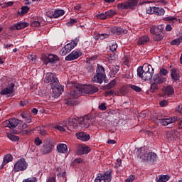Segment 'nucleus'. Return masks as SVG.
Instances as JSON below:
<instances>
[{
    "mask_svg": "<svg viewBox=\"0 0 182 182\" xmlns=\"http://www.w3.org/2000/svg\"><path fill=\"white\" fill-rule=\"evenodd\" d=\"M119 69H120V67H119V65H116L112 68L111 73L112 75H116L117 74V72H119Z\"/></svg>",
    "mask_w": 182,
    "mask_h": 182,
    "instance_id": "49530a36",
    "label": "nucleus"
},
{
    "mask_svg": "<svg viewBox=\"0 0 182 182\" xmlns=\"http://www.w3.org/2000/svg\"><path fill=\"white\" fill-rule=\"evenodd\" d=\"M55 129H56L57 130H59V132H65V129L63 128V127L60 125L55 126Z\"/></svg>",
    "mask_w": 182,
    "mask_h": 182,
    "instance_id": "774afa93",
    "label": "nucleus"
},
{
    "mask_svg": "<svg viewBox=\"0 0 182 182\" xmlns=\"http://www.w3.org/2000/svg\"><path fill=\"white\" fill-rule=\"evenodd\" d=\"M40 25H41V23L38 21H33L31 23V26H33V27H38Z\"/></svg>",
    "mask_w": 182,
    "mask_h": 182,
    "instance_id": "052dcab7",
    "label": "nucleus"
},
{
    "mask_svg": "<svg viewBox=\"0 0 182 182\" xmlns=\"http://www.w3.org/2000/svg\"><path fill=\"white\" fill-rule=\"evenodd\" d=\"M9 122L10 124V129H14V127H16L18 124H19V122H21V120L16 119L15 118H12L9 119Z\"/></svg>",
    "mask_w": 182,
    "mask_h": 182,
    "instance_id": "c756f323",
    "label": "nucleus"
},
{
    "mask_svg": "<svg viewBox=\"0 0 182 182\" xmlns=\"http://www.w3.org/2000/svg\"><path fill=\"white\" fill-rule=\"evenodd\" d=\"M90 151L89 146L83 145H79L77 147V154H87Z\"/></svg>",
    "mask_w": 182,
    "mask_h": 182,
    "instance_id": "412c9836",
    "label": "nucleus"
},
{
    "mask_svg": "<svg viewBox=\"0 0 182 182\" xmlns=\"http://www.w3.org/2000/svg\"><path fill=\"white\" fill-rule=\"evenodd\" d=\"M165 21H171L172 23H174L175 22H178V19L174 16H169L164 18Z\"/></svg>",
    "mask_w": 182,
    "mask_h": 182,
    "instance_id": "79ce46f5",
    "label": "nucleus"
},
{
    "mask_svg": "<svg viewBox=\"0 0 182 182\" xmlns=\"http://www.w3.org/2000/svg\"><path fill=\"white\" fill-rule=\"evenodd\" d=\"M82 92L85 95H93L99 92V88L95 85H86L82 87Z\"/></svg>",
    "mask_w": 182,
    "mask_h": 182,
    "instance_id": "f8f14e48",
    "label": "nucleus"
},
{
    "mask_svg": "<svg viewBox=\"0 0 182 182\" xmlns=\"http://www.w3.org/2000/svg\"><path fill=\"white\" fill-rule=\"evenodd\" d=\"M136 154L141 161H149V163L157 161V154L146 151L143 148L137 149Z\"/></svg>",
    "mask_w": 182,
    "mask_h": 182,
    "instance_id": "7ed1b4c3",
    "label": "nucleus"
},
{
    "mask_svg": "<svg viewBox=\"0 0 182 182\" xmlns=\"http://www.w3.org/2000/svg\"><path fill=\"white\" fill-rule=\"evenodd\" d=\"M35 144L36 146H41V144H42V140H41L39 137H36L35 139Z\"/></svg>",
    "mask_w": 182,
    "mask_h": 182,
    "instance_id": "680f3d73",
    "label": "nucleus"
},
{
    "mask_svg": "<svg viewBox=\"0 0 182 182\" xmlns=\"http://www.w3.org/2000/svg\"><path fill=\"white\" fill-rule=\"evenodd\" d=\"M48 60L50 63H56L59 60V57L56 55L49 54L48 56Z\"/></svg>",
    "mask_w": 182,
    "mask_h": 182,
    "instance_id": "7c9ffc66",
    "label": "nucleus"
},
{
    "mask_svg": "<svg viewBox=\"0 0 182 182\" xmlns=\"http://www.w3.org/2000/svg\"><path fill=\"white\" fill-rule=\"evenodd\" d=\"M153 80L154 83H156L157 85H161L167 80V78L163 77V75H160V74H155L153 77Z\"/></svg>",
    "mask_w": 182,
    "mask_h": 182,
    "instance_id": "6ab92c4d",
    "label": "nucleus"
},
{
    "mask_svg": "<svg viewBox=\"0 0 182 182\" xmlns=\"http://www.w3.org/2000/svg\"><path fill=\"white\" fill-rule=\"evenodd\" d=\"M99 109H100V110H106V109H107V107H106V104L105 103H102L99 106Z\"/></svg>",
    "mask_w": 182,
    "mask_h": 182,
    "instance_id": "69168bd1",
    "label": "nucleus"
},
{
    "mask_svg": "<svg viewBox=\"0 0 182 182\" xmlns=\"http://www.w3.org/2000/svg\"><path fill=\"white\" fill-rule=\"evenodd\" d=\"M150 32L154 35V41L159 42L163 39V27L161 26H153L150 28Z\"/></svg>",
    "mask_w": 182,
    "mask_h": 182,
    "instance_id": "423d86ee",
    "label": "nucleus"
},
{
    "mask_svg": "<svg viewBox=\"0 0 182 182\" xmlns=\"http://www.w3.org/2000/svg\"><path fill=\"white\" fill-rule=\"evenodd\" d=\"M23 182H38L36 177H30L23 180Z\"/></svg>",
    "mask_w": 182,
    "mask_h": 182,
    "instance_id": "de8ad7c7",
    "label": "nucleus"
},
{
    "mask_svg": "<svg viewBox=\"0 0 182 182\" xmlns=\"http://www.w3.org/2000/svg\"><path fill=\"white\" fill-rule=\"evenodd\" d=\"M45 83H50L54 97H59L63 93V87L59 85V80L55 73H47L44 78Z\"/></svg>",
    "mask_w": 182,
    "mask_h": 182,
    "instance_id": "f257e3e1",
    "label": "nucleus"
},
{
    "mask_svg": "<svg viewBox=\"0 0 182 182\" xmlns=\"http://www.w3.org/2000/svg\"><path fill=\"white\" fill-rule=\"evenodd\" d=\"M163 92L165 96H171L172 95H174V88L171 85H168L164 88Z\"/></svg>",
    "mask_w": 182,
    "mask_h": 182,
    "instance_id": "b1692460",
    "label": "nucleus"
},
{
    "mask_svg": "<svg viewBox=\"0 0 182 182\" xmlns=\"http://www.w3.org/2000/svg\"><path fill=\"white\" fill-rule=\"evenodd\" d=\"M178 136V132L177 130H171L166 132V139L168 141H173Z\"/></svg>",
    "mask_w": 182,
    "mask_h": 182,
    "instance_id": "dca6fc26",
    "label": "nucleus"
},
{
    "mask_svg": "<svg viewBox=\"0 0 182 182\" xmlns=\"http://www.w3.org/2000/svg\"><path fill=\"white\" fill-rule=\"evenodd\" d=\"M20 117H22L23 119H24L25 122H26V123H31L32 122V117L31 116V114L26 113V112H23L21 114H20Z\"/></svg>",
    "mask_w": 182,
    "mask_h": 182,
    "instance_id": "cd10ccee",
    "label": "nucleus"
},
{
    "mask_svg": "<svg viewBox=\"0 0 182 182\" xmlns=\"http://www.w3.org/2000/svg\"><path fill=\"white\" fill-rule=\"evenodd\" d=\"M129 85L122 87L119 90V95L120 96H126L127 93H129Z\"/></svg>",
    "mask_w": 182,
    "mask_h": 182,
    "instance_id": "2f4dec72",
    "label": "nucleus"
},
{
    "mask_svg": "<svg viewBox=\"0 0 182 182\" xmlns=\"http://www.w3.org/2000/svg\"><path fill=\"white\" fill-rule=\"evenodd\" d=\"M128 87L129 89H132V90H134V92H141V88H140L137 85H128Z\"/></svg>",
    "mask_w": 182,
    "mask_h": 182,
    "instance_id": "e433bc0d",
    "label": "nucleus"
},
{
    "mask_svg": "<svg viewBox=\"0 0 182 182\" xmlns=\"http://www.w3.org/2000/svg\"><path fill=\"white\" fill-rule=\"evenodd\" d=\"M154 73V69L151 65L144 64L137 68V76L142 80H151Z\"/></svg>",
    "mask_w": 182,
    "mask_h": 182,
    "instance_id": "f03ea898",
    "label": "nucleus"
},
{
    "mask_svg": "<svg viewBox=\"0 0 182 182\" xmlns=\"http://www.w3.org/2000/svg\"><path fill=\"white\" fill-rule=\"evenodd\" d=\"M21 9V15H25V14H28V12H29V7H28L27 6H22Z\"/></svg>",
    "mask_w": 182,
    "mask_h": 182,
    "instance_id": "37998d69",
    "label": "nucleus"
},
{
    "mask_svg": "<svg viewBox=\"0 0 182 182\" xmlns=\"http://www.w3.org/2000/svg\"><path fill=\"white\" fill-rule=\"evenodd\" d=\"M117 9H129V6L127 5V3H126V4L119 3L117 4Z\"/></svg>",
    "mask_w": 182,
    "mask_h": 182,
    "instance_id": "4c0bfd02",
    "label": "nucleus"
},
{
    "mask_svg": "<svg viewBox=\"0 0 182 182\" xmlns=\"http://www.w3.org/2000/svg\"><path fill=\"white\" fill-rule=\"evenodd\" d=\"M105 15L107 16V18H110L112 16H114L116 15V11L113 10H109L105 12Z\"/></svg>",
    "mask_w": 182,
    "mask_h": 182,
    "instance_id": "a19ab883",
    "label": "nucleus"
},
{
    "mask_svg": "<svg viewBox=\"0 0 182 182\" xmlns=\"http://www.w3.org/2000/svg\"><path fill=\"white\" fill-rule=\"evenodd\" d=\"M82 56V51L79 50H74L68 55L65 57V60L68 62H71V60H75V59H79Z\"/></svg>",
    "mask_w": 182,
    "mask_h": 182,
    "instance_id": "9b49d317",
    "label": "nucleus"
},
{
    "mask_svg": "<svg viewBox=\"0 0 182 182\" xmlns=\"http://www.w3.org/2000/svg\"><path fill=\"white\" fill-rule=\"evenodd\" d=\"M171 76L173 80H178V78L180 77V75H178V74H177V70L176 68H173L171 70Z\"/></svg>",
    "mask_w": 182,
    "mask_h": 182,
    "instance_id": "72a5a7b5",
    "label": "nucleus"
},
{
    "mask_svg": "<svg viewBox=\"0 0 182 182\" xmlns=\"http://www.w3.org/2000/svg\"><path fill=\"white\" fill-rule=\"evenodd\" d=\"M97 19H107V16H106V13H101L97 16Z\"/></svg>",
    "mask_w": 182,
    "mask_h": 182,
    "instance_id": "5fc2aeb1",
    "label": "nucleus"
},
{
    "mask_svg": "<svg viewBox=\"0 0 182 182\" xmlns=\"http://www.w3.org/2000/svg\"><path fill=\"white\" fill-rule=\"evenodd\" d=\"M97 55H92L90 58H87V63H90L93 60H97Z\"/></svg>",
    "mask_w": 182,
    "mask_h": 182,
    "instance_id": "6e6d98bb",
    "label": "nucleus"
},
{
    "mask_svg": "<svg viewBox=\"0 0 182 182\" xmlns=\"http://www.w3.org/2000/svg\"><path fill=\"white\" fill-rule=\"evenodd\" d=\"M87 70L90 72V73H92V72H93V66L90 65V63H88V65L87 66Z\"/></svg>",
    "mask_w": 182,
    "mask_h": 182,
    "instance_id": "e2e57ef3",
    "label": "nucleus"
},
{
    "mask_svg": "<svg viewBox=\"0 0 182 182\" xmlns=\"http://www.w3.org/2000/svg\"><path fill=\"white\" fill-rule=\"evenodd\" d=\"M97 37V39L103 40L106 38H109V34H106V33L98 34Z\"/></svg>",
    "mask_w": 182,
    "mask_h": 182,
    "instance_id": "603ef678",
    "label": "nucleus"
},
{
    "mask_svg": "<svg viewBox=\"0 0 182 182\" xmlns=\"http://www.w3.org/2000/svg\"><path fill=\"white\" fill-rule=\"evenodd\" d=\"M124 77L126 79H132L133 77V71H128L124 75Z\"/></svg>",
    "mask_w": 182,
    "mask_h": 182,
    "instance_id": "3c124183",
    "label": "nucleus"
},
{
    "mask_svg": "<svg viewBox=\"0 0 182 182\" xmlns=\"http://www.w3.org/2000/svg\"><path fill=\"white\" fill-rule=\"evenodd\" d=\"M63 15H65V11L63 10H55L52 13H49V11L47 12V16H48V18H59L63 16Z\"/></svg>",
    "mask_w": 182,
    "mask_h": 182,
    "instance_id": "f3484780",
    "label": "nucleus"
},
{
    "mask_svg": "<svg viewBox=\"0 0 182 182\" xmlns=\"http://www.w3.org/2000/svg\"><path fill=\"white\" fill-rule=\"evenodd\" d=\"M116 86V80H113L109 84L106 85L107 89H112Z\"/></svg>",
    "mask_w": 182,
    "mask_h": 182,
    "instance_id": "c03bdc74",
    "label": "nucleus"
},
{
    "mask_svg": "<svg viewBox=\"0 0 182 182\" xmlns=\"http://www.w3.org/2000/svg\"><path fill=\"white\" fill-rule=\"evenodd\" d=\"M154 14L155 15H157L158 16H163V15H164V14H166V11L164 10V9L161 7H156L155 6Z\"/></svg>",
    "mask_w": 182,
    "mask_h": 182,
    "instance_id": "c85d7f7f",
    "label": "nucleus"
},
{
    "mask_svg": "<svg viewBox=\"0 0 182 182\" xmlns=\"http://www.w3.org/2000/svg\"><path fill=\"white\" fill-rule=\"evenodd\" d=\"M55 149V146L50 139L43 141L42 146L40 147V153L41 154H49L52 153Z\"/></svg>",
    "mask_w": 182,
    "mask_h": 182,
    "instance_id": "0eeeda50",
    "label": "nucleus"
},
{
    "mask_svg": "<svg viewBox=\"0 0 182 182\" xmlns=\"http://www.w3.org/2000/svg\"><path fill=\"white\" fill-rule=\"evenodd\" d=\"M159 105H160L161 107H166V106L168 105V101H167L166 100H161L159 102Z\"/></svg>",
    "mask_w": 182,
    "mask_h": 182,
    "instance_id": "864d4df0",
    "label": "nucleus"
},
{
    "mask_svg": "<svg viewBox=\"0 0 182 182\" xmlns=\"http://www.w3.org/2000/svg\"><path fill=\"white\" fill-rule=\"evenodd\" d=\"M168 74V71L164 68H161L159 71V75L161 76H167Z\"/></svg>",
    "mask_w": 182,
    "mask_h": 182,
    "instance_id": "a18cd8bd",
    "label": "nucleus"
},
{
    "mask_svg": "<svg viewBox=\"0 0 182 182\" xmlns=\"http://www.w3.org/2000/svg\"><path fill=\"white\" fill-rule=\"evenodd\" d=\"M6 136L11 141H19V136L16 135H14L11 133H7Z\"/></svg>",
    "mask_w": 182,
    "mask_h": 182,
    "instance_id": "473e14b6",
    "label": "nucleus"
},
{
    "mask_svg": "<svg viewBox=\"0 0 182 182\" xmlns=\"http://www.w3.org/2000/svg\"><path fill=\"white\" fill-rule=\"evenodd\" d=\"M182 42V38L180 37L178 38H176L171 42V45H176L178 46Z\"/></svg>",
    "mask_w": 182,
    "mask_h": 182,
    "instance_id": "ea45409f",
    "label": "nucleus"
},
{
    "mask_svg": "<svg viewBox=\"0 0 182 182\" xmlns=\"http://www.w3.org/2000/svg\"><path fill=\"white\" fill-rule=\"evenodd\" d=\"M117 49V43L115 42L111 43L109 45V50L111 52H114Z\"/></svg>",
    "mask_w": 182,
    "mask_h": 182,
    "instance_id": "58836bf2",
    "label": "nucleus"
},
{
    "mask_svg": "<svg viewBox=\"0 0 182 182\" xmlns=\"http://www.w3.org/2000/svg\"><path fill=\"white\" fill-rule=\"evenodd\" d=\"M57 151L63 154H66L68 153V146L65 144H58Z\"/></svg>",
    "mask_w": 182,
    "mask_h": 182,
    "instance_id": "4be33fe9",
    "label": "nucleus"
},
{
    "mask_svg": "<svg viewBox=\"0 0 182 182\" xmlns=\"http://www.w3.org/2000/svg\"><path fill=\"white\" fill-rule=\"evenodd\" d=\"M1 124L3 127H9L10 129L9 119L3 122Z\"/></svg>",
    "mask_w": 182,
    "mask_h": 182,
    "instance_id": "bf43d9fd",
    "label": "nucleus"
},
{
    "mask_svg": "<svg viewBox=\"0 0 182 182\" xmlns=\"http://www.w3.org/2000/svg\"><path fill=\"white\" fill-rule=\"evenodd\" d=\"M138 3H139V0H129V2L127 3V4L128 5L129 9H130L134 6H136Z\"/></svg>",
    "mask_w": 182,
    "mask_h": 182,
    "instance_id": "c9c22d12",
    "label": "nucleus"
},
{
    "mask_svg": "<svg viewBox=\"0 0 182 182\" xmlns=\"http://www.w3.org/2000/svg\"><path fill=\"white\" fill-rule=\"evenodd\" d=\"M134 178H136V176H134V175H131L125 180V182H133L134 181Z\"/></svg>",
    "mask_w": 182,
    "mask_h": 182,
    "instance_id": "13d9d810",
    "label": "nucleus"
},
{
    "mask_svg": "<svg viewBox=\"0 0 182 182\" xmlns=\"http://www.w3.org/2000/svg\"><path fill=\"white\" fill-rule=\"evenodd\" d=\"M14 88H15V84L11 83L6 88H4L0 91V95L1 96H5L6 95H11V94L14 93Z\"/></svg>",
    "mask_w": 182,
    "mask_h": 182,
    "instance_id": "ddd939ff",
    "label": "nucleus"
},
{
    "mask_svg": "<svg viewBox=\"0 0 182 182\" xmlns=\"http://www.w3.org/2000/svg\"><path fill=\"white\" fill-rule=\"evenodd\" d=\"M177 120H178L177 117L164 118L160 120V123L162 124V126H168V124H171V123H174V122H177Z\"/></svg>",
    "mask_w": 182,
    "mask_h": 182,
    "instance_id": "2eb2a0df",
    "label": "nucleus"
},
{
    "mask_svg": "<svg viewBox=\"0 0 182 182\" xmlns=\"http://www.w3.org/2000/svg\"><path fill=\"white\" fill-rule=\"evenodd\" d=\"M111 32L116 35H122V33H127V30H123L120 27H114L111 29Z\"/></svg>",
    "mask_w": 182,
    "mask_h": 182,
    "instance_id": "393cba45",
    "label": "nucleus"
},
{
    "mask_svg": "<svg viewBox=\"0 0 182 182\" xmlns=\"http://www.w3.org/2000/svg\"><path fill=\"white\" fill-rule=\"evenodd\" d=\"M77 21L76 19H70V21L66 23V25L68 26H73L74 23H76Z\"/></svg>",
    "mask_w": 182,
    "mask_h": 182,
    "instance_id": "4d7b16f0",
    "label": "nucleus"
},
{
    "mask_svg": "<svg viewBox=\"0 0 182 182\" xmlns=\"http://www.w3.org/2000/svg\"><path fill=\"white\" fill-rule=\"evenodd\" d=\"M83 93V87L79 88L75 87L73 89V90L70 91V96L73 97H78V96H81Z\"/></svg>",
    "mask_w": 182,
    "mask_h": 182,
    "instance_id": "aec40b11",
    "label": "nucleus"
},
{
    "mask_svg": "<svg viewBox=\"0 0 182 182\" xmlns=\"http://www.w3.org/2000/svg\"><path fill=\"white\" fill-rule=\"evenodd\" d=\"M170 180V176L168 175H161L157 180V182H166Z\"/></svg>",
    "mask_w": 182,
    "mask_h": 182,
    "instance_id": "f704fd0d",
    "label": "nucleus"
},
{
    "mask_svg": "<svg viewBox=\"0 0 182 182\" xmlns=\"http://www.w3.org/2000/svg\"><path fill=\"white\" fill-rule=\"evenodd\" d=\"M27 26H29V23L20 21L12 26L11 29L13 31H21V29H25Z\"/></svg>",
    "mask_w": 182,
    "mask_h": 182,
    "instance_id": "4468645a",
    "label": "nucleus"
},
{
    "mask_svg": "<svg viewBox=\"0 0 182 182\" xmlns=\"http://www.w3.org/2000/svg\"><path fill=\"white\" fill-rule=\"evenodd\" d=\"M80 37H76L70 43L65 45L60 50V56H66L67 53H69L73 49H75L76 46H77V43H79V41Z\"/></svg>",
    "mask_w": 182,
    "mask_h": 182,
    "instance_id": "20e7f679",
    "label": "nucleus"
},
{
    "mask_svg": "<svg viewBox=\"0 0 182 182\" xmlns=\"http://www.w3.org/2000/svg\"><path fill=\"white\" fill-rule=\"evenodd\" d=\"M151 90L152 92H156V90H159V84L154 82V83L151 85Z\"/></svg>",
    "mask_w": 182,
    "mask_h": 182,
    "instance_id": "09e8293b",
    "label": "nucleus"
},
{
    "mask_svg": "<svg viewBox=\"0 0 182 182\" xmlns=\"http://www.w3.org/2000/svg\"><path fill=\"white\" fill-rule=\"evenodd\" d=\"M89 126H90V118L89 116L85 115L81 118H79V127H80V129L85 130V129H87Z\"/></svg>",
    "mask_w": 182,
    "mask_h": 182,
    "instance_id": "9d476101",
    "label": "nucleus"
},
{
    "mask_svg": "<svg viewBox=\"0 0 182 182\" xmlns=\"http://www.w3.org/2000/svg\"><path fill=\"white\" fill-rule=\"evenodd\" d=\"M68 123L73 129H76L79 127L77 125V124H79V118L78 117H74V118L70 119L69 121H68Z\"/></svg>",
    "mask_w": 182,
    "mask_h": 182,
    "instance_id": "5701e85b",
    "label": "nucleus"
},
{
    "mask_svg": "<svg viewBox=\"0 0 182 182\" xmlns=\"http://www.w3.org/2000/svg\"><path fill=\"white\" fill-rule=\"evenodd\" d=\"M46 182H56V178L55 176L49 177Z\"/></svg>",
    "mask_w": 182,
    "mask_h": 182,
    "instance_id": "338daca9",
    "label": "nucleus"
},
{
    "mask_svg": "<svg viewBox=\"0 0 182 182\" xmlns=\"http://www.w3.org/2000/svg\"><path fill=\"white\" fill-rule=\"evenodd\" d=\"M97 69L96 70V75H95L92 81L94 83H103V80H105V78L106 77V75L105 74V68H103V65H101L100 64H97Z\"/></svg>",
    "mask_w": 182,
    "mask_h": 182,
    "instance_id": "39448f33",
    "label": "nucleus"
},
{
    "mask_svg": "<svg viewBox=\"0 0 182 182\" xmlns=\"http://www.w3.org/2000/svg\"><path fill=\"white\" fill-rule=\"evenodd\" d=\"M14 160V157L11 154H7L6 156H4L3 162H2V166H6L8 163H11Z\"/></svg>",
    "mask_w": 182,
    "mask_h": 182,
    "instance_id": "bb28decb",
    "label": "nucleus"
},
{
    "mask_svg": "<svg viewBox=\"0 0 182 182\" xmlns=\"http://www.w3.org/2000/svg\"><path fill=\"white\" fill-rule=\"evenodd\" d=\"M176 112H178V113H180L181 114H182V105L176 107Z\"/></svg>",
    "mask_w": 182,
    "mask_h": 182,
    "instance_id": "0e129e2a",
    "label": "nucleus"
},
{
    "mask_svg": "<svg viewBox=\"0 0 182 182\" xmlns=\"http://www.w3.org/2000/svg\"><path fill=\"white\" fill-rule=\"evenodd\" d=\"M147 42H150V37L147 35L141 36L138 40V45H145Z\"/></svg>",
    "mask_w": 182,
    "mask_h": 182,
    "instance_id": "a878e982",
    "label": "nucleus"
},
{
    "mask_svg": "<svg viewBox=\"0 0 182 182\" xmlns=\"http://www.w3.org/2000/svg\"><path fill=\"white\" fill-rule=\"evenodd\" d=\"M112 173L110 171H106L104 175L99 174L95 179V182H111Z\"/></svg>",
    "mask_w": 182,
    "mask_h": 182,
    "instance_id": "1a4fd4ad",
    "label": "nucleus"
},
{
    "mask_svg": "<svg viewBox=\"0 0 182 182\" xmlns=\"http://www.w3.org/2000/svg\"><path fill=\"white\" fill-rule=\"evenodd\" d=\"M154 8L155 6H149L146 8V14H149V15H153V14H154Z\"/></svg>",
    "mask_w": 182,
    "mask_h": 182,
    "instance_id": "8fccbe9b",
    "label": "nucleus"
},
{
    "mask_svg": "<svg viewBox=\"0 0 182 182\" xmlns=\"http://www.w3.org/2000/svg\"><path fill=\"white\" fill-rule=\"evenodd\" d=\"M77 139L82 141H87L90 139V135L86 132H77L75 134Z\"/></svg>",
    "mask_w": 182,
    "mask_h": 182,
    "instance_id": "a211bd4d",
    "label": "nucleus"
},
{
    "mask_svg": "<svg viewBox=\"0 0 182 182\" xmlns=\"http://www.w3.org/2000/svg\"><path fill=\"white\" fill-rule=\"evenodd\" d=\"M27 168L28 162H26L25 158H21L14 164L13 170L14 173H18V171H25Z\"/></svg>",
    "mask_w": 182,
    "mask_h": 182,
    "instance_id": "6e6552de",
    "label": "nucleus"
}]
</instances>
